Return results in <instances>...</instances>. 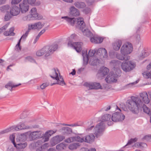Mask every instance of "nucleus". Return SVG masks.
<instances>
[{
  "mask_svg": "<svg viewBox=\"0 0 151 151\" xmlns=\"http://www.w3.org/2000/svg\"><path fill=\"white\" fill-rule=\"evenodd\" d=\"M126 105L127 108L133 114H137L139 109L142 107L145 112L151 115L150 109L143 104L141 99L138 97L132 96L131 99L127 101Z\"/></svg>",
  "mask_w": 151,
  "mask_h": 151,
  "instance_id": "nucleus-1",
  "label": "nucleus"
},
{
  "mask_svg": "<svg viewBox=\"0 0 151 151\" xmlns=\"http://www.w3.org/2000/svg\"><path fill=\"white\" fill-rule=\"evenodd\" d=\"M58 48V45L56 43H54L43 47L41 50H38L36 53V55L40 56L45 54L46 57L48 56L55 51Z\"/></svg>",
  "mask_w": 151,
  "mask_h": 151,
  "instance_id": "nucleus-2",
  "label": "nucleus"
},
{
  "mask_svg": "<svg viewBox=\"0 0 151 151\" xmlns=\"http://www.w3.org/2000/svg\"><path fill=\"white\" fill-rule=\"evenodd\" d=\"M136 66L135 63L132 60L124 61L121 65L122 69L126 72H129L132 70Z\"/></svg>",
  "mask_w": 151,
  "mask_h": 151,
  "instance_id": "nucleus-3",
  "label": "nucleus"
},
{
  "mask_svg": "<svg viewBox=\"0 0 151 151\" xmlns=\"http://www.w3.org/2000/svg\"><path fill=\"white\" fill-rule=\"evenodd\" d=\"M139 95L142 102L147 104L150 103L151 106V91H149L147 93L146 91L142 92L139 93Z\"/></svg>",
  "mask_w": 151,
  "mask_h": 151,
  "instance_id": "nucleus-4",
  "label": "nucleus"
},
{
  "mask_svg": "<svg viewBox=\"0 0 151 151\" xmlns=\"http://www.w3.org/2000/svg\"><path fill=\"white\" fill-rule=\"evenodd\" d=\"M133 49L132 44L129 42H127L122 46L120 49V52L122 53L128 55L132 52Z\"/></svg>",
  "mask_w": 151,
  "mask_h": 151,
  "instance_id": "nucleus-5",
  "label": "nucleus"
},
{
  "mask_svg": "<svg viewBox=\"0 0 151 151\" xmlns=\"http://www.w3.org/2000/svg\"><path fill=\"white\" fill-rule=\"evenodd\" d=\"M105 127L104 122H101L98 124L94 128V134L96 137L102 135Z\"/></svg>",
  "mask_w": 151,
  "mask_h": 151,
  "instance_id": "nucleus-6",
  "label": "nucleus"
},
{
  "mask_svg": "<svg viewBox=\"0 0 151 151\" xmlns=\"http://www.w3.org/2000/svg\"><path fill=\"white\" fill-rule=\"evenodd\" d=\"M32 120H27L25 122L22 123L20 125L17 126H13L14 131H19L22 130L28 129L31 128V126L27 125V123L32 122Z\"/></svg>",
  "mask_w": 151,
  "mask_h": 151,
  "instance_id": "nucleus-7",
  "label": "nucleus"
},
{
  "mask_svg": "<svg viewBox=\"0 0 151 151\" xmlns=\"http://www.w3.org/2000/svg\"><path fill=\"white\" fill-rule=\"evenodd\" d=\"M22 135H21L20 137L19 141H17L16 143H14V145L16 148L17 151H24V149L27 147V143L26 142H24L22 139Z\"/></svg>",
  "mask_w": 151,
  "mask_h": 151,
  "instance_id": "nucleus-8",
  "label": "nucleus"
},
{
  "mask_svg": "<svg viewBox=\"0 0 151 151\" xmlns=\"http://www.w3.org/2000/svg\"><path fill=\"white\" fill-rule=\"evenodd\" d=\"M125 116L120 112H116L111 116L112 122H117L122 121L125 119Z\"/></svg>",
  "mask_w": 151,
  "mask_h": 151,
  "instance_id": "nucleus-9",
  "label": "nucleus"
},
{
  "mask_svg": "<svg viewBox=\"0 0 151 151\" xmlns=\"http://www.w3.org/2000/svg\"><path fill=\"white\" fill-rule=\"evenodd\" d=\"M65 138L64 136L60 135H58L53 137L51 140L50 142L51 145L52 146L55 145L62 141Z\"/></svg>",
  "mask_w": 151,
  "mask_h": 151,
  "instance_id": "nucleus-10",
  "label": "nucleus"
},
{
  "mask_svg": "<svg viewBox=\"0 0 151 151\" xmlns=\"http://www.w3.org/2000/svg\"><path fill=\"white\" fill-rule=\"evenodd\" d=\"M54 79L55 80L56 82L55 83H51L50 84L51 86H52L53 85L55 84H58L63 86L66 85V83L64 81L63 76L60 75V73H59V75Z\"/></svg>",
  "mask_w": 151,
  "mask_h": 151,
  "instance_id": "nucleus-11",
  "label": "nucleus"
},
{
  "mask_svg": "<svg viewBox=\"0 0 151 151\" xmlns=\"http://www.w3.org/2000/svg\"><path fill=\"white\" fill-rule=\"evenodd\" d=\"M85 85L89 89H97L101 88V86L99 83H85Z\"/></svg>",
  "mask_w": 151,
  "mask_h": 151,
  "instance_id": "nucleus-12",
  "label": "nucleus"
},
{
  "mask_svg": "<svg viewBox=\"0 0 151 151\" xmlns=\"http://www.w3.org/2000/svg\"><path fill=\"white\" fill-rule=\"evenodd\" d=\"M42 137V133L40 131H37L31 132L29 134V137L33 140L40 138Z\"/></svg>",
  "mask_w": 151,
  "mask_h": 151,
  "instance_id": "nucleus-13",
  "label": "nucleus"
},
{
  "mask_svg": "<svg viewBox=\"0 0 151 151\" xmlns=\"http://www.w3.org/2000/svg\"><path fill=\"white\" fill-rule=\"evenodd\" d=\"M118 76L116 74L110 73L105 78V80L108 83L116 82L117 81V77Z\"/></svg>",
  "mask_w": 151,
  "mask_h": 151,
  "instance_id": "nucleus-14",
  "label": "nucleus"
},
{
  "mask_svg": "<svg viewBox=\"0 0 151 151\" xmlns=\"http://www.w3.org/2000/svg\"><path fill=\"white\" fill-rule=\"evenodd\" d=\"M76 26V27L81 30L86 27L85 24L83 21V19L82 17L77 18V21Z\"/></svg>",
  "mask_w": 151,
  "mask_h": 151,
  "instance_id": "nucleus-15",
  "label": "nucleus"
},
{
  "mask_svg": "<svg viewBox=\"0 0 151 151\" xmlns=\"http://www.w3.org/2000/svg\"><path fill=\"white\" fill-rule=\"evenodd\" d=\"M101 119L104 122H107L108 125H111L113 124V122L111 120V115L106 114L103 115L101 118Z\"/></svg>",
  "mask_w": 151,
  "mask_h": 151,
  "instance_id": "nucleus-16",
  "label": "nucleus"
},
{
  "mask_svg": "<svg viewBox=\"0 0 151 151\" xmlns=\"http://www.w3.org/2000/svg\"><path fill=\"white\" fill-rule=\"evenodd\" d=\"M20 9L22 13H25L29 9V6L25 0H23V2L19 5Z\"/></svg>",
  "mask_w": 151,
  "mask_h": 151,
  "instance_id": "nucleus-17",
  "label": "nucleus"
},
{
  "mask_svg": "<svg viewBox=\"0 0 151 151\" xmlns=\"http://www.w3.org/2000/svg\"><path fill=\"white\" fill-rule=\"evenodd\" d=\"M109 71V69L107 68L103 67L100 68L97 74L99 77H102L107 75Z\"/></svg>",
  "mask_w": 151,
  "mask_h": 151,
  "instance_id": "nucleus-18",
  "label": "nucleus"
},
{
  "mask_svg": "<svg viewBox=\"0 0 151 151\" xmlns=\"http://www.w3.org/2000/svg\"><path fill=\"white\" fill-rule=\"evenodd\" d=\"M96 52L97 53V50L94 49V50H89L88 53V55L87 54H86L85 53H83L82 55L84 60H87L86 64H87L89 60V56L92 57L93 56Z\"/></svg>",
  "mask_w": 151,
  "mask_h": 151,
  "instance_id": "nucleus-19",
  "label": "nucleus"
},
{
  "mask_svg": "<svg viewBox=\"0 0 151 151\" xmlns=\"http://www.w3.org/2000/svg\"><path fill=\"white\" fill-rule=\"evenodd\" d=\"M97 54L105 58H106L108 57L106 50L105 48H99L97 50Z\"/></svg>",
  "mask_w": 151,
  "mask_h": 151,
  "instance_id": "nucleus-20",
  "label": "nucleus"
},
{
  "mask_svg": "<svg viewBox=\"0 0 151 151\" xmlns=\"http://www.w3.org/2000/svg\"><path fill=\"white\" fill-rule=\"evenodd\" d=\"M20 8L17 6H12L10 9V12L12 16H16L19 14L20 12Z\"/></svg>",
  "mask_w": 151,
  "mask_h": 151,
  "instance_id": "nucleus-21",
  "label": "nucleus"
},
{
  "mask_svg": "<svg viewBox=\"0 0 151 151\" xmlns=\"http://www.w3.org/2000/svg\"><path fill=\"white\" fill-rule=\"evenodd\" d=\"M62 19H64L67 22L71 25L73 26L74 24L76 25L77 21V19L74 18H69L68 17H63Z\"/></svg>",
  "mask_w": 151,
  "mask_h": 151,
  "instance_id": "nucleus-22",
  "label": "nucleus"
},
{
  "mask_svg": "<svg viewBox=\"0 0 151 151\" xmlns=\"http://www.w3.org/2000/svg\"><path fill=\"white\" fill-rule=\"evenodd\" d=\"M30 13L31 14L30 15L33 20L39 19H41L38 17V14L37 12V9L35 8H33L31 9Z\"/></svg>",
  "mask_w": 151,
  "mask_h": 151,
  "instance_id": "nucleus-23",
  "label": "nucleus"
},
{
  "mask_svg": "<svg viewBox=\"0 0 151 151\" xmlns=\"http://www.w3.org/2000/svg\"><path fill=\"white\" fill-rule=\"evenodd\" d=\"M95 137L93 134H90L84 137V142L90 143L93 142L94 140Z\"/></svg>",
  "mask_w": 151,
  "mask_h": 151,
  "instance_id": "nucleus-24",
  "label": "nucleus"
},
{
  "mask_svg": "<svg viewBox=\"0 0 151 151\" xmlns=\"http://www.w3.org/2000/svg\"><path fill=\"white\" fill-rule=\"evenodd\" d=\"M70 14L73 16L76 17L80 15V12L74 6H71L70 8Z\"/></svg>",
  "mask_w": 151,
  "mask_h": 151,
  "instance_id": "nucleus-25",
  "label": "nucleus"
},
{
  "mask_svg": "<svg viewBox=\"0 0 151 151\" xmlns=\"http://www.w3.org/2000/svg\"><path fill=\"white\" fill-rule=\"evenodd\" d=\"M116 57L118 59L122 60H127L130 59L129 56L122 53L121 54H117L116 55Z\"/></svg>",
  "mask_w": 151,
  "mask_h": 151,
  "instance_id": "nucleus-26",
  "label": "nucleus"
},
{
  "mask_svg": "<svg viewBox=\"0 0 151 151\" xmlns=\"http://www.w3.org/2000/svg\"><path fill=\"white\" fill-rule=\"evenodd\" d=\"M122 44V42L121 40H116L113 44V49L115 50H118Z\"/></svg>",
  "mask_w": 151,
  "mask_h": 151,
  "instance_id": "nucleus-27",
  "label": "nucleus"
},
{
  "mask_svg": "<svg viewBox=\"0 0 151 151\" xmlns=\"http://www.w3.org/2000/svg\"><path fill=\"white\" fill-rule=\"evenodd\" d=\"M58 70L54 68L50 71V76L53 79L59 75Z\"/></svg>",
  "mask_w": 151,
  "mask_h": 151,
  "instance_id": "nucleus-28",
  "label": "nucleus"
},
{
  "mask_svg": "<svg viewBox=\"0 0 151 151\" xmlns=\"http://www.w3.org/2000/svg\"><path fill=\"white\" fill-rule=\"evenodd\" d=\"M91 41L94 43H100L103 41V39L100 37L93 36L90 38Z\"/></svg>",
  "mask_w": 151,
  "mask_h": 151,
  "instance_id": "nucleus-29",
  "label": "nucleus"
},
{
  "mask_svg": "<svg viewBox=\"0 0 151 151\" xmlns=\"http://www.w3.org/2000/svg\"><path fill=\"white\" fill-rule=\"evenodd\" d=\"M21 85V83H19L18 84L14 85L12 82L9 81L5 85V87L6 88H7L8 89L12 91L13 88L16 87Z\"/></svg>",
  "mask_w": 151,
  "mask_h": 151,
  "instance_id": "nucleus-30",
  "label": "nucleus"
},
{
  "mask_svg": "<svg viewBox=\"0 0 151 151\" xmlns=\"http://www.w3.org/2000/svg\"><path fill=\"white\" fill-rule=\"evenodd\" d=\"M82 43L81 42H75L73 47L76 50L77 52H79L82 50Z\"/></svg>",
  "mask_w": 151,
  "mask_h": 151,
  "instance_id": "nucleus-31",
  "label": "nucleus"
},
{
  "mask_svg": "<svg viewBox=\"0 0 151 151\" xmlns=\"http://www.w3.org/2000/svg\"><path fill=\"white\" fill-rule=\"evenodd\" d=\"M14 28L12 27L10 29L9 31L4 32V35L5 36H14L15 35V33L14 32Z\"/></svg>",
  "mask_w": 151,
  "mask_h": 151,
  "instance_id": "nucleus-32",
  "label": "nucleus"
},
{
  "mask_svg": "<svg viewBox=\"0 0 151 151\" xmlns=\"http://www.w3.org/2000/svg\"><path fill=\"white\" fill-rule=\"evenodd\" d=\"M81 31L83 34L88 37H89L90 38L92 35V34L91 31L86 27Z\"/></svg>",
  "mask_w": 151,
  "mask_h": 151,
  "instance_id": "nucleus-33",
  "label": "nucleus"
},
{
  "mask_svg": "<svg viewBox=\"0 0 151 151\" xmlns=\"http://www.w3.org/2000/svg\"><path fill=\"white\" fill-rule=\"evenodd\" d=\"M80 146L79 143H75L70 144L68 146V148L70 150H76Z\"/></svg>",
  "mask_w": 151,
  "mask_h": 151,
  "instance_id": "nucleus-34",
  "label": "nucleus"
},
{
  "mask_svg": "<svg viewBox=\"0 0 151 151\" xmlns=\"http://www.w3.org/2000/svg\"><path fill=\"white\" fill-rule=\"evenodd\" d=\"M10 6L8 5H6L2 6L0 7V10L3 13L8 12L10 8Z\"/></svg>",
  "mask_w": 151,
  "mask_h": 151,
  "instance_id": "nucleus-35",
  "label": "nucleus"
},
{
  "mask_svg": "<svg viewBox=\"0 0 151 151\" xmlns=\"http://www.w3.org/2000/svg\"><path fill=\"white\" fill-rule=\"evenodd\" d=\"M74 4L76 7L78 9H82L86 6L85 4L82 2H76Z\"/></svg>",
  "mask_w": 151,
  "mask_h": 151,
  "instance_id": "nucleus-36",
  "label": "nucleus"
},
{
  "mask_svg": "<svg viewBox=\"0 0 151 151\" xmlns=\"http://www.w3.org/2000/svg\"><path fill=\"white\" fill-rule=\"evenodd\" d=\"M99 62V60L94 57L91 58L90 61V63L93 65H96Z\"/></svg>",
  "mask_w": 151,
  "mask_h": 151,
  "instance_id": "nucleus-37",
  "label": "nucleus"
},
{
  "mask_svg": "<svg viewBox=\"0 0 151 151\" xmlns=\"http://www.w3.org/2000/svg\"><path fill=\"white\" fill-rule=\"evenodd\" d=\"M62 129L64 132L67 134H70L72 132V129L68 127H63Z\"/></svg>",
  "mask_w": 151,
  "mask_h": 151,
  "instance_id": "nucleus-38",
  "label": "nucleus"
},
{
  "mask_svg": "<svg viewBox=\"0 0 151 151\" xmlns=\"http://www.w3.org/2000/svg\"><path fill=\"white\" fill-rule=\"evenodd\" d=\"M66 145L65 144L61 143L57 145L56 148L58 150H62L65 148Z\"/></svg>",
  "mask_w": 151,
  "mask_h": 151,
  "instance_id": "nucleus-39",
  "label": "nucleus"
},
{
  "mask_svg": "<svg viewBox=\"0 0 151 151\" xmlns=\"http://www.w3.org/2000/svg\"><path fill=\"white\" fill-rule=\"evenodd\" d=\"M47 134V133L45 132V134H42V137L41 139L44 142L48 141L49 140V138L50 137Z\"/></svg>",
  "mask_w": 151,
  "mask_h": 151,
  "instance_id": "nucleus-40",
  "label": "nucleus"
},
{
  "mask_svg": "<svg viewBox=\"0 0 151 151\" xmlns=\"http://www.w3.org/2000/svg\"><path fill=\"white\" fill-rule=\"evenodd\" d=\"M14 129L13 127L12 126L8 128H7L5 129L2 130L0 132V134H4L9 132L11 131H14Z\"/></svg>",
  "mask_w": 151,
  "mask_h": 151,
  "instance_id": "nucleus-41",
  "label": "nucleus"
},
{
  "mask_svg": "<svg viewBox=\"0 0 151 151\" xmlns=\"http://www.w3.org/2000/svg\"><path fill=\"white\" fill-rule=\"evenodd\" d=\"M44 143V142L40 139L35 142L34 145L35 147L37 148L41 147L42 144Z\"/></svg>",
  "mask_w": 151,
  "mask_h": 151,
  "instance_id": "nucleus-42",
  "label": "nucleus"
},
{
  "mask_svg": "<svg viewBox=\"0 0 151 151\" xmlns=\"http://www.w3.org/2000/svg\"><path fill=\"white\" fill-rule=\"evenodd\" d=\"M148 55V53L145 51H142L140 54L139 56L140 59H142L146 57Z\"/></svg>",
  "mask_w": 151,
  "mask_h": 151,
  "instance_id": "nucleus-43",
  "label": "nucleus"
},
{
  "mask_svg": "<svg viewBox=\"0 0 151 151\" xmlns=\"http://www.w3.org/2000/svg\"><path fill=\"white\" fill-rule=\"evenodd\" d=\"M22 19L24 21H29L31 20H33V19L31 17V16L30 15H28L27 16L23 17L22 18Z\"/></svg>",
  "mask_w": 151,
  "mask_h": 151,
  "instance_id": "nucleus-44",
  "label": "nucleus"
},
{
  "mask_svg": "<svg viewBox=\"0 0 151 151\" xmlns=\"http://www.w3.org/2000/svg\"><path fill=\"white\" fill-rule=\"evenodd\" d=\"M75 141H77L80 142H84V138L81 137L79 136L74 137Z\"/></svg>",
  "mask_w": 151,
  "mask_h": 151,
  "instance_id": "nucleus-45",
  "label": "nucleus"
},
{
  "mask_svg": "<svg viewBox=\"0 0 151 151\" xmlns=\"http://www.w3.org/2000/svg\"><path fill=\"white\" fill-rule=\"evenodd\" d=\"M35 25L36 26V29H41L44 26V24L41 23V22H39L37 23H35Z\"/></svg>",
  "mask_w": 151,
  "mask_h": 151,
  "instance_id": "nucleus-46",
  "label": "nucleus"
},
{
  "mask_svg": "<svg viewBox=\"0 0 151 151\" xmlns=\"http://www.w3.org/2000/svg\"><path fill=\"white\" fill-rule=\"evenodd\" d=\"M75 141L74 137H69L65 140V142L67 143H70Z\"/></svg>",
  "mask_w": 151,
  "mask_h": 151,
  "instance_id": "nucleus-47",
  "label": "nucleus"
},
{
  "mask_svg": "<svg viewBox=\"0 0 151 151\" xmlns=\"http://www.w3.org/2000/svg\"><path fill=\"white\" fill-rule=\"evenodd\" d=\"M145 143L141 142H137L134 144V146L137 148L143 147L145 145Z\"/></svg>",
  "mask_w": 151,
  "mask_h": 151,
  "instance_id": "nucleus-48",
  "label": "nucleus"
},
{
  "mask_svg": "<svg viewBox=\"0 0 151 151\" xmlns=\"http://www.w3.org/2000/svg\"><path fill=\"white\" fill-rule=\"evenodd\" d=\"M20 39H19L15 46L16 50L18 51L21 50V47L20 46Z\"/></svg>",
  "mask_w": 151,
  "mask_h": 151,
  "instance_id": "nucleus-49",
  "label": "nucleus"
},
{
  "mask_svg": "<svg viewBox=\"0 0 151 151\" xmlns=\"http://www.w3.org/2000/svg\"><path fill=\"white\" fill-rule=\"evenodd\" d=\"M12 15L9 13V12H7L4 17V19L6 21H8L11 18Z\"/></svg>",
  "mask_w": 151,
  "mask_h": 151,
  "instance_id": "nucleus-50",
  "label": "nucleus"
},
{
  "mask_svg": "<svg viewBox=\"0 0 151 151\" xmlns=\"http://www.w3.org/2000/svg\"><path fill=\"white\" fill-rule=\"evenodd\" d=\"M137 141V139L136 138H134V139H131L128 142L127 144L126 145V146L131 145L132 143L135 142Z\"/></svg>",
  "mask_w": 151,
  "mask_h": 151,
  "instance_id": "nucleus-51",
  "label": "nucleus"
},
{
  "mask_svg": "<svg viewBox=\"0 0 151 151\" xmlns=\"http://www.w3.org/2000/svg\"><path fill=\"white\" fill-rule=\"evenodd\" d=\"M29 31L27 30L25 32L24 34L21 37V38H20V41H21V40L22 39H23L24 40H25L27 37V36L29 33Z\"/></svg>",
  "mask_w": 151,
  "mask_h": 151,
  "instance_id": "nucleus-52",
  "label": "nucleus"
},
{
  "mask_svg": "<svg viewBox=\"0 0 151 151\" xmlns=\"http://www.w3.org/2000/svg\"><path fill=\"white\" fill-rule=\"evenodd\" d=\"M36 26L35 24H29L27 30L29 32L30 30L31 29H36Z\"/></svg>",
  "mask_w": 151,
  "mask_h": 151,
  "instance_id": "nucleus-53",
  "label": "nucleus"
},
{
  "mask_svg": "<svg viewBox=\"0 0 151 151\" xmlns=\"http://www.w3.org/2000/svg\"><path fill=\"white\" fill-rule=\"evenodd\" d=\"M9 24V23H8L3 26L1 28H0V33L6 30L8 28Z\"/></svg>",
  "mask_w": 151,
  "mask_h": 151,
  "instance_id": "nucleus-54",
  "label": "nucleus"
},
{
  "mask_svg": "<svg viewBox=\"0 0 151 151\" xmlns=\"http://www.w3.org/2000/svg\"><path fill=\"white\" fill-rule=\"evenodd\" d=\"M49 84L48 83H44L42 84L40 86V88L42 89H44L45 88L48 86Z\"/></svg>",
  "mask_w": 151,
  "mask_h": 151,
  "instance_id": "nucleus-55",
  "label": "nucleus"
},
{
  "mask_svg": "<svg viewBox=\"0 0 151 151\" xmlns=\"http://www.w3.org/2000/svg\"><path fill=\"white\" fill-rule=\"evenodd\" d=\"M78 36L75 34H72L71 35L70 37L69 38V40H72L73 39H77Z\"/></svg>",
  "mask_w": 151,
  "mask_h": 151,
  "instance_id": "nucleus-56",
  "label": "nucleus"
},
{
  "mask_svg": "<svg viewBox=\"0 0 151 151\" xmlns=\"http://www.w3.org/2000/svg\"><path fill=\"white\" fill-rule=\"evenodd\" d=\"M26 1H27L28 4L31 5H35L36 4L35 1L36 0H25Z\"/></svg>",
  "mask_w": 151,
  "mask_h": 151,
  "instance_id": "nucleus-57",
  "label": "nucleus"
},
{
  "mask_svg": "<svg viewBox=\"0 0 151 151\" xmlns=\"http://www.w3.org/2000/svg\"><path fill=\"white\" fill-rule=\"evenodd\" d=\"M9 138L10 140L13 143V144L14 145V143H16L14 141V139H15V136L14 134H12L9 137Z\"/></svg>",
  "mask_w": 151,
  "mask_h": 151,
  "instance_id": "nucleus-58",
  "label": "nucleus"
},
{
  "mask_svg": "<svg viewBox=\"0 0 151 151\" xmlns=\"http://www.w3.org/2000/svg\"><path fill=\"white\" fill-rule=\"evenodd\" d=\"M22 0H12L11 4H18Z\"/></svg>",
  "mask_w": 151,
  "mask_h": 151,
  "instance_id": "nucleus-59",
  "label": "nucleus"
},
{
  "mask_svg": "<svg viewBox=\"0 0 151 151\" xmlns=\"http://www.w3.org/2000/svg\"><path fill=\"white\" fill-rule=\"evenodd\" d=\"M75 43L69 40L68 43V47H73Z\"/></svg>",
  "mask_w": 151,
  "mask_h": 151,
  "instance_id": "nucleus-60",
  "label": "nucleus"
},
{
  "mask_svg": "<svg viewBox=\"0 0 151 151\" xmlns=\"http://www.w3.org/2000/svg\"><path fill=\"white\" fill-rule=\"evenodd\" d=\"M48 147V144L47 143H46L44 144L43 145H42L41 147V148L43 150L44 149H45L47 148Z\"/></svg>",
  "mask_w": 151,
  "mask_h": 151,
  "instance_id": "nucleus-61",
  "label": "nucleus"
},
{
  "mask_svg": "<svg viewBox=\"0 0 151 151\" xmlns=\"http://www.w3.org/2000/svg\"><path fill=\"white\" fill-rule=\"evenodd\" d=\"M46 133H47V134L50 137L52 134H53L55 132H54L52 130H49L48 131L46 132Z\"/></svg>",
  "mask_w": 151,
  "mask_h": 151,
  "instance_id": "nucleus-62",
  "label": "nucleus"
},
{
  "mask_svg": "<svg viewBox=\"0 0 151 151\" xmlns=\"http://www.w3.org/2000/svg\"><path fill=\"white\" fill-rule=\"evenodd\" d=\"M84 11L86 13L88 14L90 12L91 9L89 8H86L84 9Z\"/></svg>",
  "mask_w": 151,
  "mask_h": 151,
  "instance_id": "nucleus-63",
  "label": "nucleus"
},
{
  "mask_svg": "<svg viewBox=\"0 0 151 151\" xmlns=\"http://www.w3.org/2000/svg\"><path fill=\"white\" fill-rule=\"evenodd\" d=\"M14 151V148L13 147L12 145H10L9 146L8 149V151Z\"/></svg>",
  "mask_w": 151,
  "mask_h": 151,
  "instance_id": "nucleus-64",
  "label": "nucleus"
}]
</instances>
